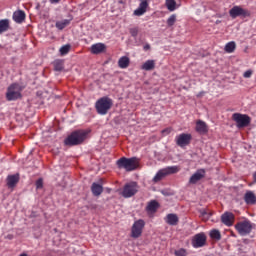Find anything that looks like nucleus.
Here are the masks:
<instances>
[{
  "instance_id": "f257e3e1",
  "label": "nucleus",
  "mask_w": 256,
  "mask_h": 256,
  "mask_svg": "<svg viewBox=\"0 0 256 256\" xmlns=\"http://www.w3.org/2000/svg\"><path fill=\"white\" fill-rule=\"evenodd\" d=\"M87 135H89V132L85 130H76L72 132L65 140V145H68L69 147H73L75 145H81L85 139H87Z\"/></svg>"
},
{
  "instance_id": "f03ea898",
  "label": "nucleus",
  "mask_w": 256,
  "mask_h": 256,
  "mask_svg": "<svg viewBox=\"0 0 256 256\" xmlns=\"http://www.w3.org/2000/svg\"><path fill=\"white\" fill-rule=\"evenodd\" d=\"M116 165L118 169H125V171L131 172L135 171V169L139 167V160L137 159V157H122L119 160H117Z\"/></svg>"
},
{
  "instance_id": "7ed1b4c3",
  "label": "nucleus",
  "mask_w": 256,
  "mask_h": 256,
  "mask_svg": "<svg viewBox=\"0 0 256 256\" xmlns=\"http://www.w3.org/2000/svg\"><path fill=\"white\" fill-rule=\"evenodd\" d=\"M181 168L179 166H168L166 168L160 169L153 178L154 183H159L165 177H169V175H175V173H179Z\"/></svg>"
},
{
  "instance_id": "20e7f679",
  "label": "nucleus",
  "mask_w": 256,
  "mask_h": 256,
  "mask_svg": "<svg viewBox=\"0 0 256 256\" xmlns=\"http://www.w3.org/2000/svg\"><path fill=\"white\" fill-rule=\"evenodd\" d=\"M96 111L99 115H107L109 109L113 107V100L109 97H102L95 104Z\"/></svg>"
},
{
  "instance_id": "39448f33",
  "label": "nucleus",
  "mask_w": 256,
  "mask_h": 256,
  "mask_svg": "<svg viewBox=\"0 0 256 256\" xmlns=\"http://www.w3.org/2000/svg\"><path fill=\"white\" fill-rule=\"evenodd\" d=\"M7 101H17L21 99V86L19 84H12L8 87L6 92Z\"/></svg>"
},
{
  "instance_id": "423d86ee",
  "label": "nucleus",
  "mask_w": 256,
  "mask_h": 256,
  "mask_svg": "<svg viewBox=\"0 0 256 256\" xmlns=\"http://www.w3.org/2000/svg\"><path fill=\"white\" fill-rule=\"evenodd\" d=\"M145 229V220L139 219L134 221L131 227V237L133 239H139L143 235V230Z\"/></svg>"
},
{
  "instance_id": "0eeeda50",
  "label": "nucleus",
  "mask_w": 256,
  "mask_h": 256,
  "mask_svg": "<svg viewBox=\"0 0 256 256\" xmlns=\"http://www.w3.org/2000/svg\"><path fill=\"white\" fill-rule=\"evenodd\" d=\"M232 119L235 121L239 129L248 127V125L251 123V117L247 116L246 114L234 113L232 115Z\"/></svg>"
},
{
  "instance_id": "6e6552de",
  "label": "nucleus",
  "mask_w": 256,
  "mask_h": 256,
  "mask_svg": "<svg viewBox=\"0 0 256 256\" xmlns=\"http://www.w3.org/2000/svg\"><path fill=\"white\" fill-rule=\"evenodd\" d=\"M137 191H139V186L137 185L136 182H130L125 184L123 190H122V197L125 199H129L130 197H133Z\"/></svg>"
},
{
  "instance_id": "1a4fd4ad",
  "label": "nucleus",
  "mask_w": 256,
  "mask_h": 256,
  "mask_svg": "<svg viewBox=\"0 0 256 256\" xmlns=\"http://www.w3.org/2000/svg\"><path fill=\"white\" fill-rule=\"evenodd\" d=\"M235 229L236 231H238L239 235L245 237V235H249V233H251V231L253 230V225L251 224V222L245 220L238 222L235 225Z\"/></svg>"
},
{
  "instance_id": "9d476101",
  "label": "nucleus",
  "mask_w": 256,
  "mask_h": 256,
  "mask_svg": "<svg viewBox=\"0 0 256 256\" xmlns=\"http://www.w3.org/2000/svg\"><path fill=\"white\" fill-rule=\"evenodd\" d=\"M229 15L232 19H237V17H251V12L248 9H244L241 6H234L229 10Z\"/></svg>"
},
{
  "instance_id": "9b49d317",
  "label": "nucleus",
  "mask_w": 256,
  "mask_h": 256,
  "mask_svg": "<svg viewBox=\"0 0 256 256\" xmlns=\"http://www.w3.org/2000/svg\"><path fill=\"white\" fill-rule=\"evenodd\" d=\"M206 243H207V236L205 235V233H198L194 235L192 238V247H194V249L205 247Z\"/></svg>"
},
{
  "instance_id": "f8f14e48",
  "label": "nucleus",
  "mask_w": 256,
  "mask_h": 256,
  "mask_svg": "<svg viewBox=\"0 0 256 256\" xmlns=\"http://www.w3.org/2000/svg\"><path fill=\"white\" fill-rule=\"evenodd\" d=\"M191 139H193V136H191V134H187V133L179 134L175 138L176 145H178V147H182V148L187 147V145H189L191 143Z\"/></svg>"
},
{
  "instance_id": "ddd939ff",
  "label": "nucleus",
  "mask_w": 256,
  "mask_h": 256,
  "mask_svg": "<svg viewBox=\"0 0 256 256\" xmlns=\"http://www.w3.org/2000/svg\"><path fill=\"white\" fill-rule=\"evenodd\" d=\"M149 7V1L148 0H140V4L136 10H134V15L136 17H141L142 15H145L147 13V8Z\"/></svg>"
},
{
  "instance_id": "4468645a",
  "label": "nucleus",
  "mask_w": 256,
  "mask_h": 256,
  "mask_svg": "<svg viewBox=\"0 0 256 256\" xmlns=\"http://www.w3.org/2000/svg\"><path fill=\"white\" fill-rule=\"evenodd\" d=\"M205 177V169H198L189 179V183L191 185H195V183L201 181Z\"/></svg>"
},
{
  "instance_id": "2eb2a0df",
  "label": "nucleus",
  "mask_w": 256,
  "mask_h": 256,
  "mask_svg": "<svg viewBox=\"0 0 256 256\" xmlns=\"http://www.w3.org/2000/svg\"><path fill=\"white\" fill-rule=\"evenodd\" d=\"M107 46L103 43L93 44L90 48V51L93 55H99L101 53H105Z\"/></svg>"
},
{
  "instance_id": "dca6fc26",
  "label": "nucleus",
  "mask_w": 256,
  "mask_h": 256,
  "mask_svg": "<svg viewBox=\"0 0 256 256\" xmlns=\"http://www.w3.org/2000/svg\"><path fill=\"white\" fill-rule=\"evenodd\" d=\"M234 219L235 216L231 212H225L221 217L222 223H224V225H227L228 227H231V225H233Z\"/></svg>"
},
{
  "instance_id": "f3484780",
  "label": "nucleus",
  "mask_w": 256,
  "mask_h": 256,
  "mask_svg": "<svg viewBox=\"0 0 256 256\" xmlns=\"http://www.w3.org/2000/svg\"><path fill=\"white\" fill-rule=\"evenodd\" d=\"M244 201L246 205H255L256 203L255 193L251 190L246 191V193L244 194Z\"/></svg>"
},
{
  "instance_id": "a211bd4d",
  "label": "nucleus",
  "mask_w": 256,
  "mask_h": 256,
  "mask_svg": "<svg viewBox=\"0 0 256 256\" xmlns=\"http://www.w3.org/2000/svg\"><path fill=\"white\" fill-rule=\"evenodd\" d=\"M157 209H159V202L156 200H151L146 206V211L149 215L157 213Z\"/></svg>"
},
{
  "instance_id": "6ab92c4d",
  "label": "nucleus",
  "mask_w": 256,
  "mask_h": 256,
  "mask_svg": "<svg viewBox=\"0 0 256 256\" xmlns=\"http://www.w3.org/2000/svg\"><path fill=\"white\" fill-rule=\"evenodd\" d=\"M19 183V174L9 175L7 177V185L10 189Z\"/></svg>"
},
{
  "instance_id": "aec40b11",
  "label": "nucleus",
  "mask_w": 256,
  "mask_h": 256,
  "mask_svg": "<svg viewBox=\"0 0 256 256\" xmlns=\"http://www.w3.org/2000/svg\"><path fill=\"white\" fill-rule=\"evenodd\" d=\"M91 192H92V195H94V197H99V195L103 193V185L95 182L92 183Z\"/></svg>"
},
{
  "instance_id": "412c9836",
  "label": "nucleus",
  "mask_w": 256,
  "mask_h": 256,
  "mask_svg": "<svg viewBox=\"0 0 256 256\" xmlns=\"http://www.w3.org/2000/svg\"><path fill=\"white\" fill-rule=\"evenodd\" d=\"M165 221L168 225H172V226L178 225L179 216H177V214H168L166 216Z\"/></svg>"
},
{
  "instance_id": "4be33fe9",
  "label": "nucleus",
  "mask_w": 256,
  "mask_h": 256,
  "mask_svg": "<svg viewBox=\"0 0 256 256\" xmlns=\"http://www.w3.org/2000/svg\"><path fill=\"white\" fill-rule=\"evenodd\" d=\"M13 20L15 23H22L25 21V12L23 10H19L13 13Z\"/></svg>"
},
{
  "instance_id": "5701e85b",
  "label": "nucleus",
  "mask_w": 256,
  "mask_h": 256,
  "mask_svg": "<svg viewBox=\"0 0 256 256\" xmlns=\"http://www.w3.org/2000/svg\"><path fill=\"white\" fill-rule=\"evenodd\" d=\"M143 71H153L155 69V60H147L144 65L141 66Z\"/></svg>"
},
{
  "instance_id": "b1692460",
  "label": "nucleus",
  "mask_w": 256,
  "mask_h": 256,
  "mask_svg": "<svg viewBox=\"0 0 256 256\" xmlns=\"http://www.w3.org/2000/svg\"><path fill=\"white\" fill-rule=\"evenodd\" d=\"M129 63V57L123 56L118 60V67H120V69H127V67H129Z\"/></svg>"
},
{
  "instance_id": "393cba45",
  "label": "nucleus",
  "mask_w": 256,
  "mask_h": 256,
  "mask_svg": "<svg viewBox=\"0 0 256 256\" xmlns=\"http://www.w3.org/2000/svg\"><path fill=\"white\" fill-rule=\"evenodd\" d=\"M197 133H207V124L201 120L196 122Z\"/></svg>"
},
{
  "instance_id": "a878e982",
  "label": "nucleus",
  "mask_w": 256,
  "mask_h": 256,
  "mask_svg": "<svg viewBox=\"0 0 256 256\" xmlns=\"http://www.w3.org/2000/svg\"><path fill=\"white\" fill-rule=\"evenodd\" d=\"M6 31H9V20L2 19L0 20V35Z\"/></svg>"
},
{
  "instance_id": "bb28decb",
  "label": "nucleus",
  "mask_w": 256,
  "mask_h": 256,
  "mask_svg": "<svg viewBox=\"0 0 256 256\" xmlns=\"http://www.w3.org/2000/svg\"><path fill=\"white\" fill-rule=\"evenodd\" d=\"M71 24V20L64 19L62 21L56 22V28L59 29V31H63L65 27Z\"/></svg>"
},
{
  "instance_id": "cd10ccee",
  "label": "nucleus",
  "mask_w": 256,
  "mask_h": 256,
  "mask_svg": "<svg viewBox=\"0 0 256 256\" xmlns=\"http://www.w3.org/2000/svg\"><path fill=\"white\" fill-rule=\"evenodd\" d=\"M235 49H237V44L234 41H231L225 45L224 51L226 53H233Z\"/></svg>"
},
{
  "instance_id": "c85d7f7f",
  "label": "nucleus",
  "mask_w": 256,
  "mask_h": 256,
  "mask_svg": "<svg viewBox=\"0 0 256 256\" xmlns=\"http://www.w3.org/2000/svg\"><path fill=\"white\" fill-rule=\"evenodd\" d=\"M165 5L168 11H175L177 7V2L175 0H166Z\"/></svg>"
},
{
  "instance_id": "c756f323",
  "label": "nucleus",
  "mask_w": 256,
  "mask_h": 256,
  "mask_svg": "<svg viewBox=\"0 0 256 256\" xmlns=\"http://www.w3.org/2000/svg\"><path fill=\"white\" fill-rule=\"evenodd\" d=\"M211 239H215L216 241H221V232L219 230H211L210 231Z\"/></svg>"
},
{
  "instance_id": "7c9ffc66",
  "label": "nucleus",
  "mask_w": 256,
  "mask_h": 256,
  "mask_svg": "<svg viewBox=\"0 0 256 256\" xmlns=\"http://www.w3.org/2000/svg\"><path fill=\"white\" fill-rule=\"evenodd\" d=\"M177 22V15L172 14L168 19H167V25L168 27H173L175 23Z\"/></svg>"
},
{
  "instance_id": "2f4dec72",
  "label": "nucleus",
  "mask_w": 256,
  "mask_h": 256,
  "mask_svg": "<svg viewBox=\"0 0 256 256\" xmlns=\"http://www.w3.org/2000/svg\"><path fill=\"white\" fill-rule=\"evenodd\" d=\"M71 51V45L66 44L60 48V55H67Z\"/></svg>"
},
{
  "instance_id": "473e14b6",
  "label": "nucleus",
  "mask_w": 256,
  "mask_h": 256,
  "mask_svg": "<svg viewBox=\"0 0 256 256\" xmlns=\"http://www.w3.org/2000/svg\"><path fill=\"white\" fill-rule=\"evenodd\" d=\"M54 71H63V61L56 60L54 62Z\"/></svg>"
},
{
  "instance_id": "72a5a7b5",
  "label": "nucleus",
  "mask_w": 256,
  "mask_h": 256,
  "mask_svg": "<svg viewBox=\"0 0 256 256\" xmlns=\"http://www.w3.org/2000/svg\"><path fill=\"white\" fill-rule=\"evenodd\" d=\"M201 218L203 219V221H209V218L211 217V213L207 212V210H202L200 212Z\"/></svg>"
},
{
  "instance_id": "f704fd0d",
  "label": "nucleus",
  "mask_w": 256,
  "mask_h": 256,
  "mask_svg": "<svg viewBox=\"0 0 256 256\" xmlns=\"http://www.w3.org/2000/svg\"><path fill=\"white\" fill-rule=\"evenodd\" d=\"M174 255L175 256H187V250L184 248H180L178 250H175Z\"/></svg>"
},
{
  "instance_id": "c9c22d12",
  "label": "nucleus",
  "mask_w": 256,
  "mask_h": 256,
  "mask_svg": "<svg viewBox=\"0 0 256 256\" xmlns=\"http://www.w3.org/2000/svg\"><path fill=\"white\" fill-rule=\"evenodd\" d=\"M129 33L132 37H137V35H139V28H130Z\"/></svg>"
},
{
  "instance_id": "e433bc0d",
  "label": "nucleus",
  "mask_w": 256,
  "mask_h": 256,
  "mask_svg": "<svg viewBox=\"0 0 256 256\" xmlns=\"http://www.w3.org/2000/svg\"><path fill=\"white\" fill-rule=\"evenodd\" d=\"M43 188V179L39 178L36 181V189H42Z\"/></svg>"
},
{
  "instance_id": "4c0bfd02",
  "label": "nucleus",
  "mask_w": 256,
  "mask_h": 256,
  "mask_svg": "<svg viewBox=\"0 0 256 256\" xmlns=\"http://www.w3.org/2000/svg\"><path fill=\"white\" fill-rule=\"evenodd\" d=\"M251 75H253V71L252 70H247L246 72H244L243 77L245 79H249L251 77Z\"/></svg>"
},
{
  "instance_id": "58836bf2",
  "label": "nucleus",
  "mask_w": 256,
  "mask_h": 256,
  "mask_svg": "<svg viewBox=\"0 0 256 256\" xmlns=\"http://www.w3.org/2000/svg\"><path fill=\"white\" fill-rule=\"evenodd\" d=\"M173 131L171 128H165L164 130L161 131L162 135L165 137L166 135H169Z\"/></svg>"
},
{
  "instance_id": "ea45409f",
  "label": "nucleus",
  "mask_w": 256,
  "mask_h": 256,
  "mask_svg": "<svg viewBox=\"0 0 256 256\" xmlns=\"http://www.w3.org/2000/svg\"><path fill=\"white\" fill-rule=\"evenodd\" d=\"M143 49H144V51H149V49H151V45L146 44V45H144Z\"/></svg>"
},
{
  "instance_id": "a19ab883",
  "label": "nucleus",
  "mask_w": 256,
  "mask_h": 256,
  "mask_svg": "<svg viewBox=\"0 0 256 256\" xmlns=\"http://www.w3.org/2000/svg\"><path fill=\"white\" fill-rule=\"evenodd\" d=\"M61 0H50V3H59Z\"/></svg>"
},
{
  "instance_id": "79ce46f5",
  "label": "nucleus",
  "mask_w": 256,
  "mask_h": 256,
  "mask_svg": "<svg viewBox=\"0 0 256 256\" xmlns=\"http://www.w3.org/2000/svg\"><path fill=\"white\" fill-rule=\"evenodd\" d=\"M254 183H256V172L253 174Z\"/></svg>"
},
{
  "instance_id": "37998d69",
  "label": "nucleus",
  "mask_w": 256,
  "mask_h": 256,
  "mask_svg": "<svg viewBox=\"0 0 256 256\" xmlns=\"http://www.w3.org/2000/svg\"><path fill=\"white\" fill-rule=\"evenodd\" d=\"M19 256H27V254H25V253H22V254H20Z\"/></svg>"
}]
</instances>
